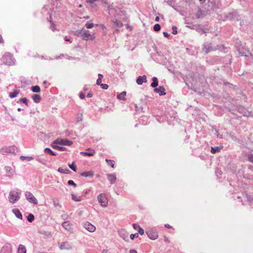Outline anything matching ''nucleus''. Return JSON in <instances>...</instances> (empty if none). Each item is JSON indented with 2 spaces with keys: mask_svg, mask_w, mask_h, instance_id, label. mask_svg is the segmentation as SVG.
I'll return each instance as SVG.
<instances>
[{
  "mask_svg": "<svg viewBox=\"0 0 253 253\" xmlns=\"http://www.w3.org/2000/svg\"><path fill=\"white\" fill-rule=\"evenodd\" d=\"M94 24L93 23H86L85 26L87 29H90L93 27Z\"/></svg>",
  "mask_w": 253,
  "mask_h": 253,
  "instance_id": "43",
  "label": "nucleus"
},
{
  "mask_svg": "<svg viewBox=\"0 0 253 253\" xmlns=\"http://www.w3.org/2000/svg\"><path fill=\"white\" fill-rule=\"evenodd\" d=\"M83 29L81 30H77L74 32V35L76 36H77L78 37H82V34H83Z\"/></svg>",
  "mask_w": 253,
  "mask_h": 253,
  "instance_id": "31",
  "label": "nucleus"
},
{
  "mask_svg": "<svg viewBox=\"0 0 253 253\" xmlns=\"http://www.w3.org/2000/svg\"><path fill=\"white\" fill-rule=\"evenodd\" d=\"M101 81L102 80L101 79H98L96 81V84L97 85H100L101 84Z\"/></svg>",
  "mask_w": 253,
  "mask_h": 253,
  "instance_id": "54",
  "label": "nucleus"
},
{
  "mask_svg": "<svg viewBox=\"0 0 253 253\" xmlns=\"http://www.w3.org/2000/svg\"><path fill=\"white\" fill-rule=\"evenodd\" d=\"M50 25H51L50 28L52 29V30L53 31H54V30L55 29L56 25L54 24L52 20L50 21Z\"/></svg>",
  "mask_w": 253,
  "mask_h": 253,
  "instance_id": "42",
  "label": "nucleus"
},
{
  "mask_svg": "<svg viewBox=\"0 0 253 253\" xmlns=\"http://www.w3.org/2000/svg\"><path fill=\"white\" fill-rule=\"evenodd\" d=\"M172 33L175 35L177 33V28L176 26H173L172 27Z\"/></svg>",
  "mask_w": 253,
  "mask_h": 253,
  "instance_id": "47",
  "label": "nucleus"
},
{
  "mask_svg": "<svg viewBox=\"0 0 253 253\" xmlns=\"http://www.w3.org/2000/svg\"><path fill=\"white\" fill-rule=\"evenodd\" d=\"M220 47L221 46L220 45L213 47L211 43L207 42L203 45L202 50L207 54L211 51L219 49Z\"/></svg>",
  "mask_w": 253,
  "mask_h": 253,
  "instance_id": "3",
  "label": "nucleus"
},
{
  "mask_svg": "<svg viewBox=\"0 0 253 253\" xmlns=\"http://www.w3.org/2000/svg\"><path fill=\"white\" fill-rule=\"evenodd\" d=\"M152 81L153 82L151 83V86L153 88H155L158 85V79L156 77H153L152 79Z\"/></svg>",
  "mask_w": 253,
  "mask_h": 253,
  "instance_id": "26",
  "label": "nucleus"
},
{
  "mask_svg": "<svg viewBox=\"0 0 253 253\" xmlns=\"http://www.w3.org/2000/svg\"><path fill=\"white\" fill-rule=\"evenodd\" d=\"M20 159L21 160H26L27 161H30L31 160H33L34 159V158L33 157L31 156H21L20 157Z\"/></svg>",
  "mask_w": 253,
  "mask_h": 253,
  "instance_id": "32",
  "label": "nucleus"
},
{
  "mask_svg": "<svg viewBox=\"0 0 253 253\" xmlns=\"http://www.w3.org/2000/svg\"><path fill=\"white\" fill-rule=\"evenodd\" d=\"M80 97L81 99H84L85 98V95L83 93H81L80 94Z\"/></svg>",
  "mask_w": 253,
  "mask_h": 253,
  "instance_id": "56",
  "label": "nucleus"
},
{
  "mask_svg": "<svg viewBox=\"0 0 253 253\" xmlns=\"http://www.w3.org/2000/svg\"><path fill=\"white\" fill-rule=\"evenodd\" d=\"M19 102H22L26 104L27 106L28 105V100L26 98H22L19 100Z\"/></svg>",
  "mask_w": 253,
  "mask_h": 253,
  "instance_id": "41",
  "label": "nucleus"
},
{
  "mask_svg": "<svg viewBox=\"0 0 253 253\" xmlns=\"http://www.w3.org/2000/svg\"><path fill=\"white\" fill-rule=\"evenodd\" d=\"M248 160L253 163V154H250L248 156Z\"/></svg>",
  "mask_w": 253,
  "mask_h": 253,
  "instance_id": "45",
  "label": "nucleus"
},
{
  "mask_svg": "<svg viewBox=\"0 0 253 253\" xmlns=\"http://www.w3.org/2000/svg\"><path fill=\"white\" fill-rule=\"evenodd\" d=\"M154 91L155 92L159 93L161 96L166 94L165 88L163 86H160L158 88H155Z\"/></svg>",
  "mask_w": 253,
  "mask_h": 253,
  "instance_id": "16",
  "label": "nucleus"
},
{
  "mask_svg": "<svg viewBox=\"0 0 253 253\" xmlns=\"http://www.w3.org/2000/svg\"><path fill=\"white\" fill-rule=\"evenodd\" d=\"M32 98L34 100V102L36 103L40 102V101L41 100V96L39 94H37L33 95Z\"/></svg>",
  "mask_w": 253,
  "mask_h": 253,
  "instance_id": "24",
  "label": "nucleus"
},
{
  "mask_svg": "<svg viewBox=\"0 0 253 253\" xmlns=\"http://www.w3.org/2000/svg\"><path fill=\"white\" fill-rule=\"evenodd\" d=\"M82 38L84 40H93L94 39V34H91L89 31L83 30Z\"/></svg>",
  "mask_w": 253,
  "mask_h": 253,
  "instance_id": "11",
  "label": "nucleus"
},
{
  "mask_svg": "<svg viewBox=\"0 0 253 253\" xmlns=\"http://www.w3.org/2000/svg\"><path fill=\"white\" fill-rule=\"evenodd\" d=\"M64 39H65V40L66 42H71L70 39L68 38H67V37H65L64 38Z\"/></svg>",
  "mask_w": 253,
  "mask_h": 253,
  "instance_id": "60",
  "label": "nucleus"
},
{
  "mask_svg": "<svg viewBox=\"0 0 253 253\" xmlns=\"http://www.w3.org/2000/svg\"><path fill=\"white\" fill-rule=\"evenodd\" d=\"M27 220L29 222H32L35 219L34 215L33 214H29L27 217Z\"/></svg>",
  "mask_w": 253,
  "mask_h": 253,
  "instance_id": "35",
  "label": "nucleus"
},
{
  "mask_svg": "<svg viewBox=\"0 0 253 253\" xmlns=\"http://www.w3.org/2000/svg\"><path fill=\"white\" fill-rule=\"evenodd\" d=\"M57 145H58L57 143H54V141L52 143L51 146L53 148L58 150V148H59V146H58Z\"/></svg>",
  "mask_w": 253,
  "mask_h": 253,
  "instance_id": "48",
  "label": "nucleus"
},
{
  "mask_svg": "<svg viewBox=\"0 0 253 253\" xmlns=\"http://www.w3.org/2000/svg\"><path fill=\"white\" fill-rule=\"evenodd\" d=\"M61 250H70L71 249V246L67 242H63L60 246Z\"/></svg>",
  "mask_w": 253,
  "mask_h": 253,
  "instance_id": "21",
  "label": "nucleus"
},
{
  "mask_svg": "<svg viewBox=\"0 0 253 253\" xmlns=\"http://www.w3.org/2000/svg\"><path fill=\"white\" fill-rule=\"evenodd\" d=\"M154 30L156 32H158L161 29V26L159 24H156L154 26Z\"/></svg>",
  "mask_w": 253,
  "mask_h": 253,
  "instance_id": "40",
  "label": "nucleus"
},
{
  "mask_svg": "<svg viewBox=\"0 0 253 253\" xmlns=\"http://www.w3.org/2000/svg\"><path fill=\"white\" fill-rule=\"evenodd\" d=\"M0 253H11V246L10 244L5 245L1 249Z\"/></svg>",
  "mask_w": 253,
  "mask_h": 253,
  "instance_id": "14",
  "label": "nucleus"
},
{
  "mask_svg": "<svg viewBox=\"0 0 253 253\" xmlns=\"http://www.w3.org/2000/svg\"><path fill=\"white\" fill-rule=\"evenodd\" d=\"M100 85L103 89H107L108 88V85L107 84H101Z\"/></svg>",
  "mask_w": 253,
  "mask_h": 253,
  "instance_id": "49",
  "label": "nucleus"
},
{
  "mask_svg": "<svg viewBox=\"0 0 253 253\" xmlns=\"http://www.w3.org/2000/svg\"><path fill=\"white\" fill-rule=\"evenodd\" d=\"M17 253H26L25 247L22 245H20L18 248Z\"/></svg>",
  "mask_w": 253,
  "mask_h": 253,
  "instance_id": "25",
  "label": "nucleus"
},
{
  "mask_svg": "<svg viewBox=\"0 0 253 253\" xmlns=\"http://www.w3.org/2000/svg\"><path fill=\"white\" fill-rule=\"evenodd\" d=\"M108 179L111 184L115 183L116 180V177L115 174H108L107 175Z\"/></svg>",
  "mask_w": 253,
  "mask_h": 253,
  "instance_id": "22",
  "label": "nucleus"
},
{
  "mask_svg": "<svg viewBox=\"0 0 253 253\" xmlns=\"http://www.w3.org/2000/svg\"><path fill=\"white\" fill-rule=\"evenodd\" d=\"M12 212L19 219H22V215L20 211L17 209H14L12 210Z\"/></svg>",
  "mask_w": 253,
  "mask_h": 253,
  "instance_id": "20",
  "label": "nucleus"
},
{
  "mask_svg": "<svg viewBox=\"0 0 253 253\" xmlns=\"http://www.w3.org/2000/svg\"><path fill=\"white\" fill-rule=\"evenodd\" d=\"M58 171L62 173H69L70 171L68 169H66L60 167L58 169Z\"/></svg>",
  "mask_w": 253,
  "mask_h": 253,
  "instance_id": "29",
  "label": "nucleus"
},
{
  "mask_svg": "<svg viewBox=\"0 0 253 253\" xmlns=\"http://www.w3.org/2000/svg\"><path fill=\"white\" fill-rule=\"evenodd\" d=\"M53 205L54 206L56 207H61V206L60 205V204H59V203L58 202H56L55 201H54L53 202Z\"/></svg>",
  "mask_w": 253,
  "mask_h": 253,
  "instance_id": "53",
  "label": "nucleus"
},
{
  "mask_svg": "<svg viewBox=\"0 0 253 253\" xmlns=\"http://www.w3.org/2000/svg\"><path fill=\"white\" fill-rule=\"evenodd\" d=\"M226 17L227 19L230 20H236L238 21L240 20V16L238 14V13L236 11H233L232 12L229 13L227 16Z\"/></svg>",
  "mask_w": 253,
  "mask_h": 253,
  "instance_id": "9",
  "label": "nucleus"
},
{
  "mask_svg": "<svg viewBox=\"0 0 253 253\" xmlns=\"http://www.w3.org/2000/svg\"><path fill=\"white\" fill-rule=\"evenodd\" d=\"M84 227L88 231L93 232L95 231L96 227L88 222L84 223Z\"/></svg>",
  "mask_w": 253,
  "mask_h": 253,
  "instance_id": "12",
  "label": "nucleus"
},
{
  "mask_svg": "<svg viewBox=\"0 0 253 253\" xmlns=\"http://www.w3.org/2000/svg\"><path fill=\"white\" fill-rule=\"evenodd\" d=\"M120 12L121 10L119 8H110L109 12V14L111 17L112 22L114 23L116 27L119 28H121L123 26V24L119 20L118 18Z\"/></svg>",
  "mask_w": 253,
  "mask_h": 253,
  "instance_id": "1",
  "label": "nucleus"
},
{
  "mask_svg": "<svg viewBox=\"0 0 253 253\" xmlns=\"http://www.w3.org/2000/svg\"><path fill=\"white\" fill-rule=\"evenodd\" d=\"M108 253V250H107L106 249H104L102 251V253Z\"/></svg>",
  "mask_w": 253,
  "mask_h": 253,
  "instance_id": "62",
  "label": "nucleus"
},
{
  "mask_svg": "<svg viewBox=\"0 0 253 253\" xmlns=\"http://www.w3.org/2000/svg\"><path fill=\"white\" fill-rule=\"evenodd\" d=\"M62 226L65 230L67 231H70L72 229V224L68 221H64L62 223Z\"/></svg>",
  "mask_w": 253,
  "mask_h": 253,
  "instance_id": "18",
  "label": "nucleus"
},
{
  "mask_svg": "<svg viewBox=\"0 0 253 253\" xmlns=\"http://www.w3.org/2000/svg\"><path fill=\"white\" fill-rule=\"evenodd\" d=\"M2 61L7 65H11L14 64V59L12 55L9 53H6L2 57Z\"/></svg>",
  "mask_w": 253,
  "mask_h": 253,
  "instance_id": "4",
  "label": "nucleus"
},
{
  "mask_svg": "<svg viewBox=\"0 0 253 253\" xmlns=\"http://www.w3.org/2000/svg\"><path fill=\"white\" fill-rule=\"evenodd\" d=\"M126 91H123L117 95V98L120 100H126V98L125 96L126 95Z\"/></svg>",
  "mask_w": 253,
  "mask_h": 253,
  "instance_id": "27",
  "label": "nucleus"
},
{
  "mask_svg": "<svg viewBox=\"0 0 253 253\" xmlns=\"http://www.w3.org/2000/svg\"><path fill=\"white\" fill-rule=\"evenodd\" d=\"M138 233L140 234V235H143L144 233V230L141 228V227H140L139 229H138Z\"/></svg>",
  "mask_w": 253,
  "mask_h": 253,
  "instance_id": "50",
  "label": "nucleus"
},
{
  "mask_svg": "<svg viewBox=\"0 0 253 253\" xmlns=\"http://www.w3.org/2000/svg\"><path fill=\"white\" fill-rule=\"evenodd\" d=\"M44 151L47 153L50 154L52 156L56 155V154L54 152H53L50 148H45Z\"/></svg>",
  "mask_w": 253,
  "mask_h": 253,
  "instance_id": "36",
  "label": "nucleus"
},
{
  "mask_svg": "<svg viewBox=\"0 0 253 253\" xmlns=\"http://www.w3.org/2000/svg\"><path fill=\"white\" fill-rule=\"evenodd\" d=\"M98 203L102 207H106L108 206V199L105 194L101 193L97 196Z\"/></svg>",
  "mask_w": 253,
  "mask_h": 253,
  "instance_id": "5",
  "label": "nucleus"
},
{
  "mask_svg": "<svg viewBox=\"0 0 253 253\" xmlns=\"http://www.w3.org/2000/svg\"><path fill=\"white\" fill-rule=\"evenodd\" d=\"M71 197H72V199L73 201H76V202H80L82 200L81 197H78L77 195H76L74 194H71Z\"/></svg>",
  "mask_w": 253,
  "mask_h": 253,
  "instance_id": "30",
  "label": "nucleus"
},
{
  "mask_svg": "<svg viewBox=\"0 0 253 253\" xmlns=\"http://www.w3.org/2000/svg\"><path fill=\"white\" fill-rule=\"evenodd\" d=\"M160 20V18L159 16H157L156 18H155V21H157V22H158Z\"/></svg>",
  "mask_w": 253,
  "mask_h": 253,
  "instance_id": "64",
  "label": "nucleus"
},
{
  "mask_svg": "<svg viewBox=\"0 0 253 253\" xmlns=\"http://www.w3.org/2000/svg\"><path fill=\"white\" fill-rule=\"evenodd\" d=\"M80 175L85 177H92L94 175V172L92 171H84L82 172Z\"/></svg>",
  "mask_w": 253,
  "mask_h": 253,
  "instance_id": "19",
  "label": "nucleus"
},
{
  "mask_svg": "<svg viewBox=\"0 0 253 253\" xmlns=\"http://www.w3.org/2000/svg\"><path fill=\"white\" fill-rule=\"evenodd\" d=\"M106 161L108 165L111 166V167L112 168L114 167V161L108 160V159H106Z\"/></svg>",
  "mask_w": 253,
  "mask_h": 253,
  "instance_id": "39",
  "label": "nucleus"
},
{
  "mask_svg": "<svg viewBox=\"0 0 253 253\" xmlns=\"http://www.w3.org/2000/svg\"><path fill=\"white\" fill-rule=\"evenodd\" d=\"M92 96V93H88L87 94V97H88L90 98V97H91Z\"/></svg>",
  "mask_w": 253,
  "mask_h": 253,
  "instance_id": "61",
  "label": "nucleus"
},
{
  "mask_svg": "<svg viewBox=\"0 0 253 253\" xmlns=\"http://www.w3.org/2000/svg\"><path fill=\"white\" fill-rule=\"evenodd\" d=\"M15 147L14 146H6L0 149V153L2 155H5L7 153H14Z\"/></svg>",
  "mask_w": 253,
  "mask_h": 253,
  "instance_id": "7",
  "label": "nucleus"
},
{
  "mask_svg": "<svg viewBox=\"0 0 253 253\" xmlns=\"http://www.w3.org/2000/svg\"><path fill=\"white\" fill-rule=\"evenodd\" d=\"M26 199L30 203L35 205L38 204V201L33 194L30 192L26 191L25 193Z\"/></svg>",
  "mask_w": 253,
  "mask_h": 253,
  "instance_id": "8",
  "label": "nucleus"
},
{
  "mask_svg": "<svg viewBox=\"0 0 253 253\" xmlns=\"http://www.w3.org/2000/svg\"><path fill=\"white\" fill-rule=\"evenodd\" d=\"M138 237V233H136L135 234H132L130 235V238L131 240H133L135 238H137Z\"/></svg>",
  "mask_w": 253,
  "mask_h": 253,
  "instance_id": "44",
  "label": "nucleus"
},
{
  "mask_svg": "<svg viewBox=\"0 0 253 253\" xmlns=\"http://www.w3.org/2000/svg\"><path fill=\"white\" fill-rule=\"evenodd\" d=\"M21 196L20 191L18 189L12 190L9 192L8 200L12 204H15L20 199Z\"/></svg>",
  "mask_w": 253,
  "mask_h": 253,
  "instance_id": "2",
  "label": "nucleus"
},
{
  "mask_svg": "<svg viewBox=\"0 0 253 253\" xmlns=\"http://www.w3.org/2000/svg\"><path fill=\"white\" fill-rule=\"evenodd\" d=\"M31 90L34 92H39L40 91V87L38 85L33 86L31 87Z\"/></svg>",
  "mask_w": 253,
  "mask_h": 253,
  "instance_id": "34",
  "label": "nucleus"
},
{
  "mask_svg": "<svg viewBox=\"0 0 253 253\" xmlns=\"http://www.w3.org/2000/svg\"><path fill=\"white\" fill-rule=\"evenodd\" d=\"M146 234L148 237L151 240H156L158 237V232L156 229H148L146 232Z\"/></svg>",
  "mask_w": 253,
  "mask_h": 253,
  "instance_id": "6",
  "label": "nucleus"
},
{
  "mask_svg": "<svg viewBox=\"0 0 253 253\" xmlns=\"http://www.w3.org/2000/svg\"><path fill=\"white\" fill-rule=\"evenodd\" d=\"M120 236L125 241H127L128 239V234L124 229H121L118 231Z\"/></svg>",
  "mask_w": 253,
  "mask_h": 253,
  "instance_id": "13",
  "label": "nucleus"
},
{
  "mask_svg": "<svg viewBox=\"0 0 253 253\" xmlns=\"http://www.w3.org/2000/svg\"><path fill=\"white\" fill-rule=\"evenodd\" d=\"M87 150L89 151L88 152H81V154H83V155H86V156H92L94 155V154L95 153V151L94 150H92V149H88Z\"/></svg>",
  "mask_w": 253,
  "mask_h": 253,
  "instance_id": "23",
  "label": "nucleus"
},
{
  "mask_svg": "<svg viewBox=\"0 0 253 253\" xmlns=\"http://www.w3.org/2000/svg\"><path fill=\"white\" fill-rule=\"evenodd\" d=\"M98 79H101V80L103 78V76L102 74H99L98 75Z\"/></svg>",
  "mask_w": 253,
  "mask_h": 253,
  "instance_id": "57",
  "label": "nucleus"
},
{
  "mask_svg": "<svg viewBox=\"0 0 253 253\" xmlns=\"http://www.w3.org/2000/svg\"><path fill=\"white\" fill-rule=\"evenodd\" d=\"M163 35L165 37L167 38L169 37V35L167 32H163Z\"/></svg>",
  "mask_w": 253,
  "mask_h": 253,
  "instance_id": "55",
  "label": "nucleus"
},
{
  "mask_svg": "<svg viewBox=\"0 0 253 253\" xmlns=\"http://www.w3.org/2000/svg\"><path fill=\"white\" fill-rule=\"evenodd\" d=\"M19 93V90L16 89L13 92H10L9 94V96L11 98H13L16 97Z\"/></svg>",
  "mask_w": 253,
  "mask_h": 253,
  "instance_id": "28",
  "label": "nucleus"
},
{
  "mask_svg": "<svg viewBox=\"0 0 253 253\" xmlns=\"http://www.w3.org/2000/svg\"><path fill=\"white\" fill-rule=\"evenodd\" d=\"M146 82L147 77L145 75H143V76H139L136 80V83L139 85H141L143 83H146Z\"/></svg>",
  "mask_w": 253,
  "mask_h": 253,
  "instance_id": "17",
  "label": "nucleus"
},
{
  "mask_svg": "<svg viewBox=\"0 0 253 253\" xmlns=\"http://www.w3.org/2000/svg\"><path fill=\"white\" fill-rule=\"evenodd\" d=\"M68 184L69 185H73L74 187L77 186V184L72 180H70L68 181Z\"/></svg>",
  "mask_w": 253,
  "mask_h": 253,
  "instance_id": "46",
  "label": "nucleus"
},
{
  "mask_svg": "<svg viewBox=\"0 0 253 253\" xmlns=\"http://www.w3.org/2000/svg\"><path fill=\"white\" fill-rule=\"evenodd\" d=\"M245 197L247 198V200L251 203H253V196L249 195L248 194H246Z\"/></svg>",
  "mask_w": 253,
  "mask_h": 253,
  "instance_id": "37",
  "label": "nucleus"
},
{
  "mask_svg": "<svg viewBox=\"0 0 253 253\" xmlns=\"http://www.w3.org/2000/svg\"><path fill=\"white\" fill-rule=\"evenodd\" d=\"M221 148L219 147H211V152L212 154H215L216 152H219Z\"/></svg>",
  "mask_w": 253,
  "mask_h": 253,
  "instance_id": "33",
  "label": "nucleus"
},
{
  "mask_svg": "<svg viewBox=\"0 0 253 253\" xmlns=\"http://www.w3.org/2000/svg\"><path fill=\"white\" fill-rule=\"evenodd\" d=\"M129 252L130 253H137V252L134 250H130Z\"/></svg>",
  "mask_w": 253,
  "mask_h": 253,
  "instance_id": "59",
  "label": "nucleus"
},
{
  "mask_svg": "<svg viewBox=\"0 0 253 253\" xmlns=\"http://www.w3.org/2000/svg\"><path fill=\"white\" fill-rule=\"evenodd\" d=\"M58 150H59V151H64L66 150V148L64 147H63V146H59V148H58Z\"/></svg>",
  "mask_w": 253,
  "mask_h": 253,
  "instance_id": "52",
  "label": "nucleus"
},
{
  "mask_svg": "<svg viewBox=\"0 0 253 253\" xmlns=\"http://www.w3.org/2000/svg\"><path fill=\"white\" fill-rule=\"evenodd\" d=\"M54 143H57L60 145L70 146L73 142L67 139H57L54 141Z\"/></svg>",
  "mask_w": 253,
  "mask_h": 253,
  "instance_id": "10",
  "label": "nucleus"
},
{
  "mask_svg": "<svg viewBox=\"0 0 253 253\" xmlns=\"http://www.w3.org/2000/svg\"><path fill=\"white\" fill-rule=\"evenodd\" d=\"M165 226L166 228H169V229L172 228V227H171L170 225H169V224H165Z\"/></svg>",
  "mask_w": 253,
  "mask_h": 253,
  "instance_id": "58",
  "label": "nucleus"
},
{
  "mask_svg": "<svg viewBox=\"0 0 253 253\" xmlns=\"http://www.w3.org/2000/svg\"><path fill=\"white\" fill-rule=\"evenodd\" d=\"M69 168L72 169L74 171H77V167L74 164V163H73L72 164H69L68 165Z\"/></svg>",
  "mask_w": 253,
  "mask_h": 253,
  "instance_id": "38",
  "label": "nucleus"
},
{
  "mask_svg": "<svg viewBox=\"0 0 253 253\" xmlns=\"http://www.w3.org/2000/svg\"><path fill=\"white\" fill-rule=\"evenodd\" d=\"M3 41L2 38L1 36H0V43H3Z\"/></svg>",
  "mask_w": 253,
  "mask_h": 253,
  "instance_id": "63",
  "label": "nucleus"
},
{
  "mask_svg": "<svg viewBox=\"0 0 253 253\" xmlns=\"http://www.w3.org/2000/svg\"><path fill=\"white\" fill-rule=\"evenodd\" d=\"M133 227L134 229L137 230V229H139L140 228V226L137 224L134 223L133 224Z\"/></svg>",
  "mask_w": 253,
  "mask_h": 253,
  "instance_id": "51",
  "label": "nucleus"
},
{
  "mask_svg": "<svg viewBox=\"0 0 253 253\" xmlns=\"http://www.w3.org/2000/svg\"><path fill=\"white\" fill-rule=\"evenodd\" d=\"M4 169L6 172V176L9 178H11L12 175L14 173V170L13 169L10 167L6 166L5 167Z\"/></svg>",
  "mask_w": 253,
  "mask_h": 253,
  "instance_id": "15",
  "label": "nucleus"
}]
</instances>
